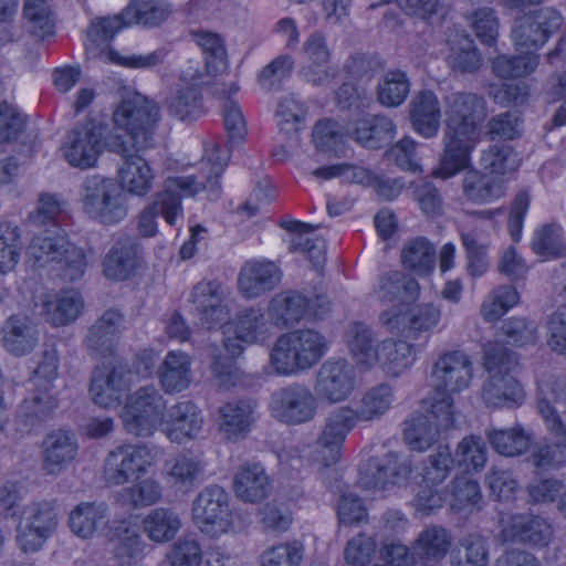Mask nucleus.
<instances>
[{"mask_svg": "<svg viewBox=\"0 0 566 566\" xmlns=\"http://www.w3.org/2000/svg\"><path fill=\"white\" fill-rule=\"evenodd\" d=\"M69 243L67 237L61 231H45L31 239L27 248V259L35 268L56 264Z\"/></svg>", "mask_w": 566, "mask_h": 566, "instance_id": "c03bdc74", "label": "nucleus"}, {"mask_svg": "<svg viewBox=\"0 0 566 566\" xmlns=\"http://www.w3.org/2000/svg\"><path fill=\"white\" fill-rule=\"evenodd\" d=\"M57 511L52 502L28 505L17 528V545L23 553H36L57 527Z\"/></svg>", "mask_w": 566, "mask_h": 566, "instance_id": "f8f14e48", "label": "nucleus"}, {"mask_svg": "<svg viewBox=\"0 0 566 566\" xmlns=\"http://www.w3.org/2000/svg\"><path fill=\"white\" fill-rule=\"evenodd\" d=\"M80 202L90 219L104 226L117 224L128 214L125 193L114 179L102 175L85 177L80 186Z\"/></svg>", "mask_w": 566, "mask_h": 566, "instance_id": "39448f33", "label": "nucleus"}, {"mask_svg": "<svg viewBox=\"0 0 566 566\" xmlns=\"http://www.w3.org/2000/svg\"><path fill=\"white\" fill-rule=\"evenodd\" d=\"M103 127L87 119L72 128L61 145L62 156L73 168L86 170L94 168L103 153Z\"/></svg>", "mask_w": 566, "mask_h": 566, "instance_id": "9b49d317", "label": "nucleus"}, {"mask_svg": "<svg viewBox=\"0 0 566 566\" xmlns=\"http://www.w3.org/2000/svg\"><path fill=\"white\" fill-rule=\"evenodd\" d=\"M281 227L292 233L290 240V251L306 254L316 269L323 266L325 262L326 243L321 237L308 234L318 228L311 223L297 220L284 221Z\"/></svg>", "mask_w": 566, "mask_h": 566, "instance_id": "37998d69", "label": "nucleus"}, {"mask_svg": "<svg viewBox=\"0 0 566 566\" xmlns=\"http://www.w3.org/2000/svg\"><path fill=\"white\" fill-rule=\"evenodd\" d=\"M234 334L245 344H262L272 335V323L261 308H249L239 313L233 322Z\"/></svg>", "mask_w": 566, "mask_h": 566, "instance_id": "8fccbe9b", "label": "nucleus"}, {"mask_svg": "<svg viewBox=\"0 0 566 566\" xmlns=\"http://www.w3.org/2000/svg\"><path fill=\"white\" fill-rule=\"evenodd\" d=\"M359 423L349 405L337 407L327 415L316 440L326 465L340 459L347 436Z\"/></svg>", "mask_w": 566, "mask_h": 566, "instance_id": "dca6fc26", "label": "nucleus"}, {"mask_svg": "<svg viewBox=\"0 0 566 566\" xmlns=\"http://www.w3.org/2000/svg\"><path fill=\"white\" fill-rule=\"evenodd\" d=\"M472 377L473 364L463 350L443 353L432 368V379L437 388L449 394L467 389Z\"/></svg>", "mask_w": 566, "mask_h": 566, "instance_id": "6ab92c4d", "label": "nucleus"}, {"mask_svg": "<svg viewBox=\"0 0 566 566\" xmlns=\"http://www.w3.org/2000/svg\"><path fill=\"white\" fill-rule=\"evenodd\" d=\"M348 347L355 363L369 369L379 361L380 343L375 344L373 331L365 324L355 323L348 331Z\"/></svg>", "mask_w": 566, "mask_h": 566, "instance_id": "3c124183", "label": "nucleus"}, {"mask_svg": "<svg viewBox=\"0 0 566 566\" xmlns=\"http://www.w3.org/2000/svg\"><path fill=\"white\" fill-rule=\"evenodd\" d=\"M411 474V461L395 452L369 458L359 470V484L366 490H385L405 482Z\"/></svg>", "mask_w": 566, "mask_h": 566, "instance_id": "4468645a", "label": "nucleus"}, {"mask_svg": "<svg viewBox=\"0 0 566 566\" xmlns=\"http://www.w3.org/2000/svg\"><path fill=\"white\" fill-rule=\"evenodd\" d=\"M158 120L159 108L155 102L139 93H127L112 116L114 127L126 133L128 146L136 153L154 147Z\"/></svg>", "mask_w": 566, "mask_h": 566, "instance_id": "20e7f679", "label": "nucleus"}, {"mask_svg": "<svg viewBox=\"0 0 566 566\" xmlns=\"http://www.w3.org/2000/svg\"><path fill=\"white\" fill-rule=\"evenodd\" d=\"M547 429L557 438V441H545L535 447L532 462L541 470L558 469L566 463V426L564 424L563 431Z\"/></svg>", "mask_w": 566, "mask_h": 566, "instance_id": "69168bd1", "label": "nucleus"}, {"mask_svg": "<svg viewBox=\"0 0 566 566\" xmlns=\"http://www.w3.org/2000/svg\"><path fill=\"white\" fill-rule=\"evenodd\" d=\"M537 408L546 427L553 430H564V422L552 403L566 401V377L557 375L543 376L537 382Z\"/></svg>", "mask_w": 566, "mask_h": 566, "instance_id": "e433bc0d", "label": "nucleus"}, {"mask_svg": "<svg viewBox=\"0 0 566 566\" xmlns=\"http://www.w3.org/2000/svg\"><path fill=\"white\" fill-rule=\"evenodd\" d=\"M105 535L111 541H117L115 547L116 560L136 562L144 555L147 544L139 534L138 525L130 516L113 520Z\"/></svg>", "mask_w": 566, "mask_h": 566, "instance_id": "72a5a7b5", "label": "nucleus"}, {"mask_svg": "<svg viewBox=\"0 0 566 566\" xmlns=\"http://www.w3.org/2000/svg\"><path fill=\"white\" fill-rule=\"evenodd\" d=\"M191 511L195 525L210 537H219L233 527L229 495L219 485L201 490L192 502Z\"/></svg>", "mask_w": 566, "mask_h": 566, "instance_id": "1a4fd4ad", "label": "nucleus"}, {"mask_svg": "<svg viewBox=\"0 0 566 566\" xmlns=\"http://www.w3.org/2000/svg\"><path fill=\"white\" fill-rule=\"evenodd\" d=\"M203 74L192 66L185 69L178 84L166 98L168 112L180 120L197 118L202 113L200 85Z\"/></svg>", "mask_w": 566, "mask_h": 566, "instance_id": "a211bd4d", "label": "nucleus"}, {"mask_svg": "<svg viewBox=\"0 0 566 566\" xmlns=\"http://www.w3.org/2000/svg\"><path fill=\"white\" fill-rule=\"evenodd\" d=\"M106 149L123 157L124 163L118 169L119 188L136 197H146L151 190L155 180L153 168L146 159L137 154H132L125 138L117 134H108L105 137Z\"/></svg>", "mask_w": 566, "mask_h": 566, "instance_id": "9d476101", "label": "nucleus"}, {"mask_svg": "<svg viewBox=\"0 0 566 566\" xmlns=\"http://www.w3.org/2000/svg\"><path fill=\"white\" fill-rule=\"evenodd\" d=\"M160 450L147 444H122L104 459L103 478L109 486H122L145 475L155 464Z\"/></svg>", "mask_w": 566, "mask_h": 566, "instance_id": "0eeeda50", "label": "nucleus"}, {"mask_svg": "<svg viewBox=\"0 0 566 566\" xmlns=\"http://www.w3.org/2000/svg\"><path fill=\"white\" fill-rule=\"evenodd\" d=\"M374 293L384 303L409 304L419 297L420 286L410 275L400 271H389L379 276Z\"/></svg>", "mask_w": 566, "mask_h": 566, "instance_id": "4c0bfd02", "label": "nucleus"}, {"mask_svg": "<svg viewBox=\"0 0 566 566\" xmlns=\"http://www.w3.org/2000/svg\"><path fill=\"white\" fill-rule=\"evenodd\" d=\"M161 497L163 486L153 478H147L126 486L122 489L117 495L118 502L132 509L151 506L158 503Z\"/></svg>", "mask_w": 566, "mask_h": 566, "instance_id": "0e129e2a", "label": "nucleus"}, {"mask_svg": "<svg viewBox=\"0 0 566 566\" xmlns=\"http://www.w3.org/2000/svg\"><path fill=\"white\" fill-rule=\"evenodd\" d=\"M486 541L479 534L461 537L451 553V566H488Z\"/></svg>", "mask_w": 566, "mask_h": 566, "instance_id": "e2e57ef3", "label": "nucleus"}, {"mask_svg": "<svg viewBox=\"0 0 566 566\" xmlns=\"http://www.w3.org/2000/svg\"><path fill=\"white\" fill-rule=\"evenodd\" d=\"M84 308V301L75 290L46 293L41 297V313L46 323L62 327L74 323Z\"/></svg>", "mask_w": 566, "mask_h": 566, "instance_id": "a878e982", "label": "nucleus"}, {"mask_svg": "<svg viewBox=\"0 0 566 566\" xmlns=\"http://www.w3.org/2000/svg\"><path fill=\"white\" fill-rule=\"evenodd\" d=\"M538 56L532 52L521 55L501 54L492 60V72L500 78L524 77L535 71Z\"/></svg>", "mask_w": 566, "mask_h": 566, "instance_id": "338daca9", "label": "nucleus"}, {"mask_svg": "<svg viewBox=\"0 0 566 566\" xmlns=\"http://www.w3.org/2000/svg\"><path fill=\"white\" fill-rule=\"evenodd\" d=\"M170 12L169 4L158 0H130L123 10L126 24L137 23L150 28L165 22Z\"/></svg>", "mask_w": 566, "mask_h": 566, "instance_id": "4d7b16f0", "label": "nucleus"}, {"mask_svg": "<svg viewBox=\"0 0 566 566\" xmlns=\"http://www.w3.org/2000/svg\"><path fill=\"white\" fill-rule=\"evenodd\" d=\"M443 105V154L431 175L446 180L470 166L471 154L479 143V128L488 113L484 98L471 92L451 93L444 96Z\"/></svg>", "mask_w": 566, "mask_h": 566, "instance_id": "f03ea898", "label": "nucleus"}, {"mask_svg": "<svg viewBox=\"0 0 566 566\" xmlns=\"http://www.w3.org/2000/svg\"><path fill=\"white\" fill-rule=\"evenodd\" d=\"M124 315L114 308L105 311L88 328L84 344L96 356L111 355L124 329Z\"/></svg>", "mask_w": 566, "mask_h": 566, "instance_id": "b1692460", "label": "nucleus"}, {"mask_svg": "<svg viewBox=\"0 0 566 566\" xmlns=\"http://www.w3.org/2000/svg\"><path fill=\"white\" fill-rule=\"evenodd\" d=\"M348 135L361 146L370 149L381 148L396 135V125L385 115H367L355 123Z\"/></svg>", "mask_w": 566, "mask_h": 566, "instance_id": "a19ab883", "label": "nucleus"}, {"mask_svg": "<svg viewBox=\"0 0 566 566\" xmlns=\"http://www.w3.org/2000/svg\"><path fill=\"white\" fill-rule=\"evenodd\" d=\"M40 332L36 323L24 314L9 316L1 327V345L12 356L23 357L38 346Z\"/></svg>", "mask_w": 566, "mask_h": 566, "instance_id": "5701e85b", "label": "nucleus"}, {"mask_svg": "<svg viewBox=\"0 0 566 566\" xmlns=\"http://www.w3.org/2000/svg\"><path fill=\"white\" fill-rule=\"evenodd\" d=\"M280 269L271 261L247 262L239 273V289L247 298H256L272 291L281 281Z\"/></svg>", "mask_w": 566, "mask_h": 566, "instance_id": "cd10ccee", "label": "nucleus"}, {"mask_svg": "<svg viewBox=\"0 0 566 566\" xmlns=\"http://www.w3.org/2000/svg\"><path fill=\"white\" fill-rule=\"evenodd\" d=\"M486 438L493 450L505 457H517L524 453L531 442V436L520 424L511 429H490Z\"/></svg>", "mask_w": 566, "mask_h": 566, "instance_id": "bf43d9fd", "label": "nucleus"}, {"mask_svg": "<svg viewBox=\"0 0 566 566\" xmlns=\"http://www.w3.org/2000/svg\"><path fill=\"white\" fill-rule=\"evenodd\" d=\"M451 543L452 537L447 528L439 525L423 528L412 546L419 566H437L448 554Z\"/></svg>", "mask_w": 566, "mask_h": 566, "instance_id": "ea45409f", "label": "nucleus"}, {"mask_svg": "<svg viewBox=\"0 0 566 566\" xmlns=\"http://www.w3.org/2000/svg\"><path fill=\"white\" fill-rule=\"evenodd\" d=\"M563 18L553 8H542L521 18L512 31L513 41L520 49L527 52L543 46L549 35L557 31Z\"/></svg>", "mask_w": 566, "mask_h": 566, "instance_id": "f3484780", "label": "nucleus"}, {"mask_svg": "<svg viewBox=\"0 0 566 566\" xmlns=\"http://www.w3.org/2000/svg\"><path fill=\"white\" fill-rule=\"evenodd\" d=\"M490 375L482 388V399L486 406L513 408L522 403L524 392L513 375Z\"/></svg>", "mask_w": 566, "mask_h": 566, "instance_id": "a18cd8bd", "label": "nucleus"}, {"mask_svg": "<svg viewBox=\"0 0 566 566\" xmlns=\"http://www.w3.org/2000/svg\"><path fill=\"white\" fill-rule=\"evenodd\" d=\"M479 166L486 174L503 178L518 168L520 160L510 145L495 144L481 151Z\"/></svg>", "mask_w": 566, "mask_h": 566, "instance_id": "680f3d73", "label": "nucleus"}, {"mask_svg": "<svg viewBox=\"0 0 566 566\" xmlns=\"http://www.w3.org/2000/svg\"><path fill=\"white\" fill-rule=\"evenodd\" d=\"M448 66L455 73L472 74L483 64V56L473 39L464 30H454L447 38Z\"/></svg>", "mask_w": 566, "mask_h": 566, "instance_id": "c756f323", "label": "nucleus"}, {"mask_svg": "<svg viewBox=\"0 0 566 566\" xmlns=\"http://www.w3.org/2000/svg\"><path fill=\"white\" fill-rule=\"evenodd\" d=\"M532 251L544 260L557 259L566 253V240L562 226L548 222L537 227L532 237Z\"/></svg>", "mask_w": 566, "mask_h": 566, "instance_id": "864d4df0", "label": "nucleus"}, {"mask_svg": "<svg viewBox=\"0 0 566 566\" xmlns=\"http://www.w3.org/2000/svg\"><path fill=\"white\" fill-rule=\"evenodd\" d=\"M130 369L122 360L114 359L97 365L91 375L90 394L102 408L118 407L130 388Z\"/></svg>", "mask_w": 566, "mask_h": 566, "instance_id": "ddd939ff", "label": "nucleus"}, {"mask_svg": "<svg viewBox=\"0 0 566 566\" xmlns=\"http://www.w3.org/2000/svg\"><path fill=\"white\" fill-rule=\"evenodd\" d=\"M461 186L463 197L475 205L491 203L506 193L503 178L476 168L469 169L463 175Z\"/></svg>", "mask_w": 566, "mask_h": 566, "instance_id": "473e14b6", "label": "nucleus"}, {"mask_svg": "<svg viewBox=\"0 0 566 566\" xmlns=\"http://www.w3.org/2000/svg\"><path fill=\"white\" fill-rule=\"evenodd\" d=\"M237 337L234 339L227 338L224 340V349L229 357L216 354L212 356L211 374L216 385L223 389L234 386L239 379V369L233 360L242 352L243 347Z\"/></svg>", "mask_w": 566, "mask_h": 566, "instance_id": "13d9d810", "label": "nucleus"}, {"mask_svg": "<svg viewBox=\"0 0 566 566\" xmlns=\"http://www.w3.org/2000/svg\"><path fill=\"white\" fill-rule=\"evenodd\" d=\"M405 441L415 451H424L437 442L442 432L430 417L422 415L407 420L405 423Z\"/></svg>", "mask_w": 566, "mask_h": 566, "instance_id": "774afa93", "label": "nucleus"}, {"mask_svg": "<svg viewBox=\"0 0 566 566\" xmlns=\"http://www.w3.org/2000/svg\"><path fill=\"white\" fill-rule=\"evenodd\" d=\"M142 524L147 537L159 544L171 541L182 526L179 514L163 506L150 510Z\"/></svg>", "mask_w": 566, "mask_h": 566, "instance_id": "09e8293b", "label": "nucleus"}, {"mask_svg": "<svg viewBox=\"0 0 566 566\" xmlns=\"http://www.w3.org/2000/svg\"><path fill=\"white\" fill-rule=\"evenodd\" d=\"M234 493L243 502L258 503L271 491V481L260 463H245L234 475Z\"/></svg>", "mask_w": 566, "mask_h": 566, "instance_id": "79ce46f5", "label": "nucleus"}, {"mask_svg": "<svg viewBox=\"0 0 566 566\" xmlns=\"http://www.w3.org/2000/svg\"><path fill=\"white\" fill-rule=\"evenodd\" d=\"M159 380L166 392H179L191 382V361L182 352H169L159 370Z\"/></svg>", "mask_w": 566, "mask_h": 566, "instance_id": "de8ad7c7", "label": "nucleus"}, {"mask_svg": "<svg viewBox=\"0 0 566 566\" xmlns=\"http://www.w3.org/2000/svg\"><path fill=\"white\" fill-rule=\"evenodd\" d=\"M190 302L203 327L211 329L228 321V310L223 305V293L218 281H201L196 284Z\"/></svg>", "mask_w": 566, "mask_h": 566, "instance_id": "4be33fe9", "label": "nucleus"}, {"mask_svg": "<svg viewBox=\"0 0 566 566\" xmlns=\"http://www.w3.org/2000/svg\"><path fill=\"white\" fill-rule=\"evenodd\" d=\"M409 116L415 130L424 138L437 136L441 108L437 95L429 90L418 92L410 105Z\"/></svg>", "mask_w": 566, "mask_h": 566, "instance_id": "c9c22d12", "label": "nucleus"}, {"mask_svg": "<svg viewBox=\"0 0 566 566\" xmlns=\"http://www.w3.org/2000/svg\"><path fill=\"white\" fill-rule=\"evenodd\" d=\"M416 360V348L406 340L385 339L380 343L378 365L386 373L399 376Z\"/></svg>", "mask_w": 566, "mask_h": 566, "instance_id": "603ef678", "label": "nucleus"}, {"mask_svg": "<svg viewBox=\"0 0 566 566\" xmlns=\"http://www.w3.org/2000/svg\"><path fill=\"white\" fill-rule=\"evenodd\" d=\"M356 388L355 369L345 359H328L318 368L315 395L331 405L347 400Z\"/></svg>", "mask_w": 566, "mask_h": 566, "instance_id": "2eb2a0df", "label": "nucleus"}, {"mask_svg": "<svg viewBox=\"0 0 566 566\" xmlns=\"http://www.w3.org/2000/svg\"><path fill=\"white\" fill-rule=\"evenodd\" d=\"M140 260L142 248L137 242L130 239L118 240L103 260L104 275L109 280L124 281L136 271Z\"/></svg>", "mask_w": 566, "mask_h": 566, "instance_id": "7c9ffc66", "label": "nucleus"}, {"mask_svg": "<svg viewBox=\"0 0 566 566\" xmlns=\"http://www.w3.org/2000/svg\"><path fill=\"white\" fill-rule=\"evenodd\" d=\"M167 481L175 488L189 491L203 472V463L189 453L178 454L166 464Z\"/></svg>", "mask_w": 566, "mask_h": 566, "instance_id": "5fc2aeb1", "label": "nucleus"}, {"mask_svg": "<svg viewBox=\"0 0 566 566\" xmlns=\"http://www.w3.org/2000/svg\"><path fill=\"white\" fill-rule=\"evenodd\" d=\"M395 401V391L389 384H378L367 389L359 399L354 413L360 423H369L380 419L391 408Z\"/></svg>", "mask_w": 566, "mask_h": 566, "instance_id": "49530a36", "label": "nucleus"}, {"mask_svg": "<svg viewBox=\"0 0 566 566\" xmlns=\"http://www.w3.org/2000/svg\"><path fill=\"white\" fill-rule=\"evenodd\" d=\"M269 409L279 422L300 426L311 422L317 415L318 402L311 388L302 382H291L272 392Z\"/></svg>", "mask_w": 566, "mask_h": 566, "instance_id": "6e6552de", "label": "nucleus"}, {"mask_svg": "<svg viewBox=\"0 0 566 566\" xmlns=\"http://www.w3.org/2000/svg\"><path fill=\"white\" fill-rule=\"evenodd\" d=\"M109 507L105 502H81L70 513L69 524L71 531L81 538H91L104 527L109 531Z\"/></svg>", "mask_w": 566, "mask_h": 566, "instance_id": "f704fd0d", "label": "nucleus"}, {"mask_svg": "<svg viewBox=\"0 0 566 566\" xmlns=\"http://www.w3.org/2000/svg\"><path fill=\"white\" fill-rule=\"evenodd\" d=\"M220 430L230 440L244 438L256 421V405L250 400L230 401L219 409Z\"/></svg>", "mask_w": 566, "mask_h": 566, "instance_id": "58836bf2", "label": "nucleus"}, {"mask_svg": "<svg viewBox=\"0 0 566 566\" xmlns=\"http://www.w3.org/2000/svg\"><path fill=\"white\" fill-rule=\"evenodd\" d=\"M43 448V469L50 474H55L74 461L78 444L74 433L59 429L46 436Z\"/></svg>", "mask_w": 566, "mask_h": 566, "instance_id": "2f4dec72", "label": "nucleus"}, {"mask_svg": "<svg viewBox=\"0 0 566 566\" xmlns=\"http://www.w3.org/2000/svg\"><path fill=\"white\" fill-rule=\"evenodd\" d=\"M167 402L154 386H145L129 396L122 410L125 430L135 437H151L159 426L163 427Z\"/></svg>", "mask_w": 566, "mask_h": 566, "instance_id": "423d86ee", "label": "nucleus"}, {"mask_svg": "<svg viewBox=\"0 0 566 566\" xmlns=\"http://www.w3.org/2000/svg\"><path fill=\"white\" fill-rule=\"evenodd\" d=\"M125 20L123 12L92 19L84 41L87 56L92 59L105 56L112 61V53L115 52L111 50L109 44L122 29L128 27Z\"/></svg>", "mask_w": 566, "mask_h": 566, "instance_id": "c85d7f7f", "label": "nucleus"}, {"mask_svg": "<svg viewBox=\"0 0 566 566\" xmlns=\"http://www.w3.org/2000/svg\"><path fill=\"white\" fill-rule=\"evenodd\" d=\"M501 534L505 542L544 547L553 537V528L546 518L539 515L518 513L503 522Z\"/></svg>", "mask_w": 566, "mask_h": 566, "instance_id": "aec40b11", "label": "nucleus"}, {"mask_svg": "<svg viewBox=\"0 0 566 566\" xmlns=\"http://www.w3.org/2000/svg\"><path fill=\"white\" fill-rule=\"evenodd\" d=\"M230 159L228 149L219 145L206 148L200 161L198 175L169 177L164 189L157 192L150 205L138 214L137 230L144 238H153L158 232L157 217L161 214L169 226L182 218V197H195L206 191L209 200H216L221 193L219 178Z\"/></svg>", "mask_w": 566, "mask_h": 566, "instance_id": "f257e3e1", "label": "nucleus"}, {"mask_svg": "<svg viewBox=\"0 0 566 566\" xmlns=\"http://www.w3.org/2000/svg\"><path fill=\"white\" fill-rule=\"evenodd\" d=\"M33 389L19 405L17 420L27 431L51 419L59 408L60 400L54 386L32 385Z\"/></svg>", "mask_w": 566, "mask_h": 566, "instance_id": "412c9836", "label": "nucleus"}, {"mask_svg": "<svg viewBox=\"0 0 566 566\" xmlns=\"http://www.w3.org/2000/svg\"><path fill=\"white\" fill-rule=\"evenodd\" d=\"M401 262L406 269L416 274L428 275L436 265V249L426 238H413L403 245Z\"/></svg>", "mask_w": 566, "mask_h": 566, "instance_id": "6e6d98bb", "label": "nucleus"}, {"mask_svg": "<svg viewBox=\"0 0 566 566\" xmlns=\"http://www.w3.org/2000/svg\"><path fill=\"white\" fill-rule=\"evenodd\" d=\"M203 416L191 401H180L167 410L163 432L175 443H182L195 438L201 430Z\"/></svg>", "mask_w": 566, "mask_h": 566, "instance_id": "393cba45", "label": "nucleus"}, {"mask_svg": "<svg viewBox=\"0 0 566 566\" xmlns=\"http://www.w3.org/2000/svg\"><path fill=\"white\" fill-rule=\"evenodd\" d=\"M410 85L405 71L389 70L377 84V101L385 107H398L408 97Z\"/></svg>", "mask_w": 566, "mask_h": 566, "instance_id": "052dcab7", "label": "nucleus"}, {"mask_svg": "<svg viewBox=\"0 0 566 566\" xmlns=\"http://www.w3.org/2000/svg\"><path fill=\"white\" fill-rule=\"evenodd\" d=\"M310 300L300 292L287 290L275 294L268 304V315L272 325L287 328L307 319Z\"/></svg>", "mask_w": 566, "mask_h": 566, "instance_id": "bb28decb", "label": "nucleus"}, {"mask_svg": "<svg viewBox=\"0 0 566 566\" xmlns=\"http://www.w3.org/2000/svg\"><path fill=\"white\" fill-rule=\"evenodd\" d=\"M327 350V339L321 332L293 329L276 338L270 350L269 366L276 376H296L316 366Z\"/></svg>", "mask_w": 566, "mask_h": 566, "instance_id": "7ed1b4c3", "label": "nucleus"}]
</instances>
